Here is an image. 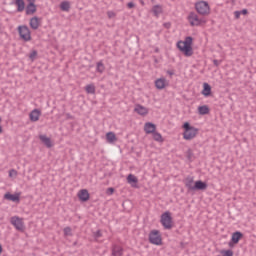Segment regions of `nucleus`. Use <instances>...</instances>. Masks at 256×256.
<instances>
[{"label": "nucleus", "instance_id": "obj_1", "mask_svg": "<svg viewBox=\"0 0 256 256\" xmlns=\"http://www.w3.org/2000/svg\"><path fill=\"white\" fill-rule=\"evenodd\" d=\"M184 185L188 193H191V191H205L207 189V184L205 182L201 180L195 182L193 176L186 177L184 180Z\"/></svg>", "mask_w": 256, "mask_h": 256}, {"label": "nucleus", "instance_id": "obj_2", "mask_svg": "<svg viewBox=\"0 0 256 256\" xmlns=\"http://www.w3.org/2000/svg\"><path fill=\"white\" fill-rule=\"evenodd\" d=\"M193 37L188 36L184 41L177 42V48L181 51L185 57H191L193 55Z\"/></svg>", "mask_w": 256, "mask_h": 256}, {"label": "nucleus", "instance_id": "obj_3", "mask_svg": "<svg viewBox=\"0 0 256 256\" xmlns=\"http://www.w3.org/2000/svg\"><path fill=\"white\" fill-rule=\"evenodd\" d=\"M183 138L186 141H191V139H195V137H197V133H199V129L191 126V124H189V122H185L183 124Z\"/></svg>", "mask_w": 256, "mask_h": 256}, {"label": "nucleus", "instance_id": "obj_4", "mask_svg": "<svg viewBox=\"0 0 256 256\" xmlns=\"http://www.w3.org/2000/svg\"><path fill=\"white\" fill-rule=\"evenodd\" d=\"M195 9L199 15H209L211 13V7L207 1H199L195 3Z\"/></svg>", "mask_w": 256, "mask_h": 256}, {"label": "nucleus", "instance_id": "obj_5", "mask_svg": "<svg viewBox=\"0 0 256 256\" xmlns=\"http://www.w3.org/2000/svg\"><path fill=\"white\" fill-rule=\"evenodd\" d=\"M160 223L164 229H173V217H171V212L166 211L161 215Z\"/></svg>", "mask_w": 256, "mask_h": 256}, {"label": "nucleus", "instance_id": "obj_6", "mask_svg": "<svg viewBox=\"0 0 256 256\" xmlns=\"http://www.w3.org/2000/svg\"><path fill=\"white\" fill-rule=\"evenodd\" d=\"M188 21L191 27H199L205 23V18H200L195 12H190L188 15Z\"/></svg>", "mask_w": 256, "mask_h": 256}, {"label": "nucleus", "instance_id": "obj_7", "mask_svg": "<svg viewBox=\"0 0 256 256\" xmlns=\"http://www.w3.org/2000/svg\"><path fill=\"white\" fill-rule=\"evenodd\" d=\"M149 242L152 243V245H161V243H163L159 230H152L149 233Z\"/></svg>", "mask_w": 256, "mask_h": 256}, {"label": "nucleus", "instance_id": "obj_8", "mask_svg": "<svg viewBox=\"0 0 256 256\" xmlns=\"http://www.w3.org/2000/svg\"><path fill=\"white\" fill-rule=\"evenodd\" d=\"M10 223L13 225V227H15L16 231H25L23 219L19 218L18 216L11 217Z\"/></svg>", "mask_w": 256, "mask_h": 256}, {"label": "nucleus", "instance_id": "obj_9", "mask_svg": "<svg viewBox=\"0 0 256 256\" xmlns=\"http://www.w3.org/2000/svg\"><path fill=\"white\" fill-rule=\"evenodd\" d=\"M18 33L23 41H31V31L27 26H19Z\"/></svg>", "mask_w": 256, "mask_h": 256}, {"label": "nucleus", "instance_id": "obj_10", "mask_svg": "<svg viewBox=\"0 0 256 256\" xmlns=\"http://www.w3.org/2000/svg\"><path fill=\"white\" fill-rule=\"evenodd\" d=\"M135 113H138V115H142L143 117L145 115H148L149 113V109H147V107L141 105V104H137L134 108Z\"/></svg>", "mask_w": 256, "mask_h": 256}, {"label": "nucleus", "instance_id": "obj_11", "mask_svg": "<svg viewBox=\"0 0 256 256\" xmlns=\"http://www.w3.org/2000/svg\"><path fill=\"white\" fill-rule=\"evenodd\" d=\"M40 117H41V111L39 109H34L29 114V118H30V121H32V123L39 121Z\"/></svg>", "mask_w": 256, "mask_h": 256}, {"label": "nucleus", "instance_id": "obj_12", "mask_svg": "<svg viewBox=\"0 0 256 256\" xmlns=\"http://www.w3.org/2000/svg\"><path fill=\"white\" fill-rule=\"evenodd\" d=\"M157 129V126H155V124L151 123V122H147L144 125V131L145 133H147V135H151L153 134Z\"/></svg>", "mask_w": 256, "mask_h": 256}, {"label": "nucleus", "instance_id": "obj_13", "mask_svg": "<svg viewBox=\"0 0 256 256\" xmlns=\"http://www.w3.org/2000/svg\"><path fill=\"white\" fill-rule=\"evenodd\" d=\"M155 87L156 89H159L160 91L162 89H165L167 87V79L165 78H158L155 80Z\"/></svg>", "mask_w": 256, "mask_h": 256}, {"label": "nucleus", "instance_id": "obj_14", "mask_svg": "<svg viewBox=\"0 0 256 256\" xmlns=\"http://www.w3.org/2000/svg\"><path fill=\"white\" fill-rule=\"evenodd\" d=\"M4 199H7V201H13V203H19L20 194H11L8 192L4 195Z\"/></svg>", "mask_w": 256, "mask_h": 256}, {"label": "nucleus", "instance_id": "obj_15", "mask_svg": "<svg viewBox=\"0 0 256 256\" xmlns=\"http://www.w3.org/2000/svg\"><path fill=\"white\" fill-rule=\"evenodd\" d=\"M78 199L83 202L89 201V191H87V189L80 190L78 193Z\"/></svg>", "mask_w": 256, "mask_h": 256}, {"label": "nucleus", "instance_id": "obj_16", "mask_svg": "<svg viewBox=\"0 0 256 256\" xmlns=\"http://www.w3.org/2000/svg\"><path fill=\"white\" fill-rule=\"evenodd\" d=\"M241 239H243V233H241L240 231H236L232 234L231 241L235 245H237V243H239V241H241Z\"/></svg>", "mask_w": 256, "mask_h": 256}, {"label": "nucleus", "instance_id": "obj_17", "mask_svg": "<svg viewBox=\"0 0 256 256\" xmlns=\"http://www.w3.org/2000/svg\"><path fill=\"white\" fill-rule=\"evenodd\" d=\"M40 141L50 149V147H53V144L51 143V138L47 137V135H40L39 136Z\"/></svg>", "mask_w": 256, "mask_h": 256}, {"label": "nucleus", "instance_id": "obj_18", "mask_svg": "<svg viewBox=\"0 0 256 256\" xmlns=\"http://www.w3.org/2000/svg\"><path fill=\"white\" fill-rule=\"evenodd\" d=\"M30 27L34 31H37V29H39V17L34 16L30 19Z\"/></svg>", "mask_w": 256, "mask_h": 256}, {"label": "nucleus", "instance_id": "obj_19", "mask_svg": "<svg viewBox=\"0 0 256 256\" xmlns=\"http://www.w3.org/2000/svg\"><path fill=\"white\" fill-rule=\"evenodd\" d=\"M201 93L205 97H210V95H211V85H209V83H207V82H204L203 83V89H202Z\"/></svg>", "mask_w": 256, "mask_h": 256}, {"label": "nucleus", "instance_id": "obj_20", "mask_svg": "<svg viewBox=\"0 0 256 256\" xmlns=\"http://www.w3.org/2000/svg\"><path fill=\"white\" fill-rule=\"evenodd\" d=\"M14 4L17 7L18 13H23V11H25V0H15Z\"/></svg>", "mask_w": 256, "mask_h": 256}, {"label": "nucleus", "instance_id": "obj_21", "mask_svg": "<svg viewBox=\"0 0 256 256\" xmlns=\"http://www.w3.org/2000/svg\"><path fill=\"white\" fill-rule=\"evenodd\" d=\"M112 255L113 256H123V247H121L119 245H113Z\"/></svg>", "mask_w": 256, "mask_h": 256}, {"label": "nucleus", "instance_id": "obj_22", "mask_svg": "<svg viewBox=\"0 0 256 256\" xmlns=\"http://www.w3.org/2000/svg\"><path fill=\"white\" fill-rule=\"evenodd\" d=\"M34 13H37V5L28 4L26 6V15H34Z\"/></svg>", "mask_w": 256, "mask_h": 256}, {"label": "nucleus", "instance_id": "obj_23", "mask_svg": "<svg viewBox=\"0 0 256 256\" xmlns=\"http://www.w3.org/2000/svg\"><path fill=\"white\" fill-rule=\"evenodd\" d=\"M199 115H209V106L203 105L198 107Z\"/></svg>", "mask_w": 256, "mask_h": 256}, {"label": "nucleus", "instance_id": "obj_24", "mask_svg": "<svg viewBox=\"0 0 256 256\" xmlns=\"http://www.w3.org/2000/svg\"><path fill=\"white\" fill-rule=\"evenodd\" d=\"M106 140L108 143H115V141H117V136L113 132H108L106 134Z\"/></svg>", "mask_w": 256, "mask_h": 256}, {"label": "nucleus", "instance_id": "obj_25", "mask_svg": "<svg viewBox=\"0 0 256 256\" xmlns=\"http://www.w3.org/2000/svg\"><path fill=\"white\" fill-rule=\"evenodd\" d=\"M85 91L88 93V95H95V84L86 85Z\"/></svg>", "mask_w": 256, "mask_h": 256}, {"label": "nucleus", "instance_id": "obj_26", "mask_svg": "<svg viewBox=\"0 0 256 256\" xmlns=\"http://www.w3.org/2000/svg\"><path fill=\"white\" fill-rule=\"evenodd\" d=\"M152 12L155 15V17H159V15H161V13H163V9L161 8V6L155 5L152 8Z\"/></svg>", "mask_w": 256, "mask_h": 256}, {"label": "nucleus", "instance_id": "obj_27", "mask_svg": "<svg viewBox=\"0 0 256 256\" xmlns=\"http://www.w3.org/2000/svg\"><path fill=\"white\" fill-rule=\"evenodd\" d=\"M60 9L61 11H69V9H71V3H69V1L61 2Z\"/></svg>", "mask_w": 256, "mask_h": 256}, {"label": "nucleus", "instance_id": "obj_28", "mask_svg": "<svg viewBox=\"0 0 256 256\" xmlns=\"http://www.w3.org/2000/svg\"><path fill=\"white\" fill-rule=\"evenodd\" d=\"M96 71L97 73H103L105 71V64H103V61L97 62Z\"/></svg>", "mask_w": 256, "mask_h": 256}, {"label": "nucleus", "instance_id": "obj_29", "mask_svg": "<svg viewBox=\"0 0 256 256\" xmlns=\"http://www.w3.org/2000/svg\"><path fill=\"white\" fill-rule=\"evenodd\" d=\"M152 137L154 139V141H158V143H161L163 142V136H161V133L155 131L153 134H152Z\"/></svg>", "mask_w": 256, "mask_h": 256}, {"label": "nucleus", "instance_id": "obj_30", "mask_svg": "<svg viewBox=\"0 0 256 256\" xmlns=\"http://www.w3.org/2000/svg\"><path fill=\"white\" fill-rule=\"evenodd\" d=\"M63 231H64L65 237H72L73 236V232H72L71 227H65Z\"/></svg>", "mask_w": 256, "mask_h": 256}, {"label": "nucleus", "instance_id": "obj_31", "mask_svg": "<svg viewBox=\"0 0 256 256\" xmlns=\"http://www.w3.org/2000/svg\"><path fill=\"white\" fill-rule=\"evenodd\" d=\"M127 181L128 183H137V177H135V175L133 174H129L127 177Z\"/></svg>", "mask_w": 256, "mask_h": 256}, {"label": "nucleus", "instance_id": "obj_32", "mask_svg": "<svg viewBox=\"0 0 256 256\" xmlns=\"http://www.w3.org/2000/svg\"><path fill=\"white\" fill-rule=\"evenodd\" d=\"M186 157L188 161H193V151H191V149L187 150Z\"/></svg>", "mask_w": 256, "mask_h": 256}, {"label": "nucleus", "instance_id": "obj_33", "mask_svg": "<svg viewBox=\"0 0 256 256\" xmlns=\"http://www.w3.org/2000/svg\"><path fill=\"white\" fill-rule=\"evenodd\" d=\"M29 59H31V61H35V59H37V51L33 50L30 55H29Z\"/></svg>", "mask_w": 256, "mask_h": 256}, {"label": "nucleus", "instance_id": "obj_34", "mask_svg": "<svg viewBox=\"0 0 256 256\" xmlns=\"http://www.w3.org/2000/svg\"><path fill=\"white\" fill-rule=\"evenodd\" d=\"M94 239H99L103 237V233H101V230H97L96 232L93 233Z\"/></svg>", "mask_w": 256, "mask_h": 256}, {"label": "nucleus", "instance_id": "obj_35", "mask_svg": "<svg viewBox=\"0 0 256 256\" xmlns=\"http://www.w3.org/2000/svg\"><path fill=\"white\" fill-rule=\"evenodd\" d=\"M222 253L224 254V256H233V250H225L222 251Z\"/></svg>", "mask_w": 256, "mask_h": 256}, {"label": "nucleus", "instance_id": "obj_36", "mask_svg": "<svg viewBox=\"0 0 256 256\" xmlns=\"http://www.w3.org/2000/svg\"><path fill=\"white\" fill-rule=\"evenodd\" d=\"M9 177H17V171L15 169L10 170Z\"/></svg>", "mask_w": 256, "mask_h": 256}, {"label": "nucleus", "instance_id": "obj_37", "mask_svg": "<svg viewBox=\"0 0 256 256\" xmlns=\"http://www.w3.org/2000/svg\"><path fill=\"white\" fill-rule=\"evenodd\" d=\"M107 15H108L109 19H113V17H115V12H113V11H108V12H107Z\"/></svg>", "mask_w": 256, "mask_h": 256}, {"label": "nucleus", "instance_id": "obj_38", "mask_svg": "<svg viewBox=\"0 0 256 256\" xmlns=\"http://www.w3.org/2000/svg\"><path fill=\"white\" fill-rule=\"evenodd\" d=\"M234 16H235V19H239V17H241V12L240 11H235Z\"/></svg>", "mask_w": 256, "mask_h": 256}, {"label": "nucleus", "instance_id": "obj_39", "mask_svg": "<svg viewBox=\"0 0 256 256\" xmlns=\"http://www.w3.org/2000/svg\"><path fill=\"white\" fill-rule=\"evenodd\" d=\"M127 7H128V9H133V7H135V3L129 2V3L127 4Z\"/></svg>", "mask_w": 256, "mask_h": 256}, {"label": "nucleus", "instance_id": "obj_40", "mask_svg": "<svg viewBox=\"0 0 256 256\" xmlns=\"http://www.w3.org/2000/svg\"><path fill=\"white\" fill-rule=\"evenodd\" d=\"M213 64L215 65V67H219V65H221V62H219V60H213Z\"/></svg>", "mask_w": 256, "mask_h": 256}, {"label": "nucleus", "instance_id": "obj_41", "mask_svg": "<svg viewBox=\"0 0 256 256\" xmlns=\"http://www.w3.org/2000/svg\"><path fill=\"white\" fill-rule=\"evenodd\" d=\"M241 15H247V13H249V11L247 9H243L240 11Z\"/></svg>", "mask_w": 256, "mask_h": 256}, {"label": "nucleus", "instance_id": "obj_42", "mask_svg": "<svg viewBox=\"0 0 256 256\" xmlns=\"http://www.w3.org/2000/svg\"><path fill=\"white\" fill-rule=\"evenodd\" d=\"M28 5H35V0H26Z\"/></svg>", "mask_w": 256, "mask_h": 256}, {"label": "nucleus", "instance_id": "obj_43", "mask_svg": "<svg viewBox=\"0 0 256 256\" xmlns=\"http://www.w3.org/2000/svg\"><path fill=\"white\" fill-rule=\"evenodd\" d=\"M167 74L170 75V77H171V76L175 75V72H173V71H171V70H168V71H167Z\"/></svg>", "mask_w": 256, "mask_h": 256}, {"label": "nucleus", "instance_id": "obj_44", "mask_svg": "<svg viewBox=\"0 0 256 256\" xmlns=\"http://www.w3.org/2000/svg\"><path fill=\"white\" fill-rule=\"evenodd\" d=\"M1 253H3V246H1V244H0V255H1Z\"/></svg>", "mask_w": 256, "mask_h": 256}, {"label": "nucleus", "instance_id": "obj_45", "mask_svg": "<svg viewBox=\"0 0 256 256\" xmlns=\"http://www.w3.org/2000/svg\"><path fill=\"white\" fill-rule=\"evenodd\" d=\"M108 191H110L111 193H113V191H115V189H113V188H108Z\"/></svg>", "mask_w": 256, "mask_h": 256}, {"label": "nucleus", "instance_id": "obj_46", "mask_svg": "<svg viewBox=\"0 0 256 256\" xmlns=\"http://www.w3.org/2000/svg\"><path fill=\"white\" fill-rule=\"evenodd\" d=\"M141 5H145V2L143 0H140Z\"/></svg>", "mask_w": 256, "mask_h": 256}, {"label": "nucleus", "instance_id": "obj_47", "mask_svg": "<svg viewBox=\"0 0 256 256\" xmlns=\"http://www.w3.org/2000/svg\"><path fill=\"white\" fill-rule=\"evenodd\" d=\"M0 133H3V127L0 126Z\"/></svg>", "mask_w": 256, "mask_h": 256}, {"label": "nucleus", "instance_id": "obj_48", "mask_svg": "<svg viewBox=\"0 0 256 256\" xmlns=\"http://www.w3.org/2000/svg\"><path fill=\"white\" fill-rule=\"evenodd\" d=\"M0 121H1V118H0Z\"/></svg>", "mask_w": 256, "mask_h": 256}]
</instances>
